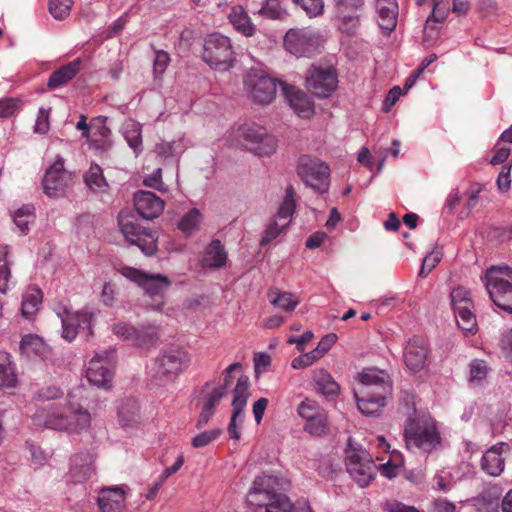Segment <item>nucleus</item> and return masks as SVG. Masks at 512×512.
<instances>
[{"label":"nucleus","instance_id":"nucleus-1","mask_svg":"<svg viewBox=\"0 0 512 512\" xmlns=\"http://www.w3.org/2000/svg\"><path fill=\"white\" fill-rule=\"evenodd\" d=\"M34 424L45 428L80 433L90 427L91 415L78 404H48L33 416Z\"/></svg>","mask_w":512,"mask_h":512},{"label":"nucleus","instance_id":"nucleus-2","mask_svg":"<svg viewBox=\"0 0 512 512\" xmlns=\"http://www.w3.org/2000/svg\"><path fill=\"white\" fill-rule=\"evenodd\" d=\"M359 384L354 392L359 411L367 416L376 415L391 392L389 375L378 369H364L359 374Z\"/></svg>","mask_w":512,"mask_h":512},{"label":"nucleus","instance_id":"nucleus-3","mask_svg":"<svg viewBox=\"0 0 512 512\" xmlns=\"http://www.w3.org/2000/svg\"><path fill=\"white\" fill-rule=\"evenodd\" d=\"M276 478L268 475L255 478L247 494V503L265 512H290L291 501L283 494L276 493Z\"/></svg>","mask_w":512,"mask_h":512},{"label":"nucleus","instance_id":"nucleus-4","mask_svg":"<svg viewBox=\"0 0 512 512\" xmlns=\"http://www.w3.org/2000/svg\"><path fill=\"white\" fill-rule=\"evenodd\" d=\"M404 439L408 450L431 452L440 445V435L434 421L426 417L409 418L405 425Z\"/></svg>","mask_w":512,"mask_h":512},{"label":"nucleus","instance_id":"nucleus-5","mask_svg":"<svg viewBox=\"0 0 512 512\" xmlns=\"http://www.w3.org/2000/svg\"><path fill=\"white\" fill-rule=\"evenodd\" d=\"M188 353L182 349H170L161 353L149 368V376L154 385L173 382L188 365Z\"/></svg>","mask_w":512,"mask_h":512},{"label":"nucleus","instance_id":"nucleus-6","mask_svg":"<svg viewBox=\"0 0 512 512\" xmlns=\"http://www.w3.org/2000/svg\"><path fill=\"white\" fill-rule=\"evenodd\" d=\"M485 287L493 303L512 313V269L491 267L485 273Z\"/></svg>","mask_w":512,"mask_h":512},{"label":"nucleus","instance_id":"nucleus-7","mask_svg":"<svg viewBox=\"0 0 512 512\" xmlns=\"http://www.w3.org/2000/svg\"><path fill=\"white\" fill-rule=\"evenodd\" d=\"M233 51L230 40L224 34H207L203 46V60L210 67L226 71L231 68Z\"/></svg>","mask_w":512,"mask_h":512},{"label":"nucleus","instance_id":"nucleus-8","mask_svg":"<svg viewBox=\"0 0 512 512\" xmlns=\"http://www.w3.org/2000/svg\"><path fill=\"white\" fill-rule=\"evenodd\" d=\"M244 89L255 104H270L277 93L276 80L262 70L251 69L244 77Z\"/></svg>","mask_w":512,"mask_h":512},{"label":"nucleus","instance_id":"nucleus-9","mask_svg":"<svg viewBox=\"0 0 512 512\" xmlns=\"http://www.w3.org/2000/svg\"><path fill=\"white\" fill-rule=\"evenodd\" d=\"M239 133L245 148L255 155L271 156L276 151V138L261 125L255 123L242 125Z\"/></svg>","mask_w":512,"mask_h":512},{"label":"nucleus","instance_id":"nucleus-10","mask_svg":"<svg viewBox=\"0 0 512 512\" xmlns=\"http://www.w3.org/2000/svg\"><path fill=\"white\" fill-rule=\"evenodd\" d=\"M348 447L346 457L348 473L360 486H368L375 478L377 465L365 450L352 448L351 440H349Z\"/></svg>","mask_w":512,"mask_h":512},{"label":"nucleus","instance_id":"nucleus-11","mask_svg":"<svg viewBox=\"0 0 512 512\" xmlns=\"http://www.w3.org/2000/svg\"><path fill=\"white\" fill-rule=\"evenodd\" d=\"M450 297L458 327L465 333L475 334L478 325L470 292L464 287H457L452 290Z\"/></svg>","mask_w":512,"mask_h":512},{"label":"nucleus","instance_id":"nucleus-12","mask_svg":"<svg viewBox=\"0 0 512 512\" xmlns=\"http://www.w3.org/2000/svg\"><path fill=\"white\" fill-rule=\"evenodd\" d=\"M297 173L301 179L315 191L325 193L329 187V166L318 159L301 157Z\"/></svg>","mask_w":512,"mask_h":512},{"label":"nucleus","instance_id":"nucleus-13","mask_svg":"<svg viewBox=\"0 0 512 512\" xmlns=\"http://www.w3.org/2000/svg\"><path fill=\"white\" fill-rule=\"evenodd\" d=\"M295 211V192L293 187L286 189V194L274 220L267 226L264 236L260 241L261 246H266L276 239L290 224Z\"/></svg>","mask_w":512,"mask_h":512},{"label":"nucleus","instance_id":"nucleus-14","mask_svg":"<svg viewBox=\"0 0 512 512\" xmlns=\"http://www.w3.org/2000/svg\"><path fill=\"white\" fill-rule=\"evenodd\" d=\"M308 89L319 98L329 97L337 88L338 76L332 66L322 68L312 66L307 74Z\"/></svg>","mask_w":512,"mask_h":512},{"label":"nucleus","instance_id":"nucleus-15","mask_svg":"<svg viewBox=\"0 0 512 512\" xmlns=\"http://www.w3.org/2000/svg\"><path fill=\"white\" fill-rule=\"evenodd\" d=\"M121 274L138 283L152 298L163 297L171 285L170 280L161 274H148L132 267H123Z\"/></svg>","mask_w":512,"mask_h":512},{"label":"nucleus","instance_id":"nucleus-16","mask_svg":"<svg viewBox=\"0 0 512 512\" xmlns=\"http://www.w3.org/2000/svg\"><path fill=\"white\" fill-rule=\"evenodd\" d=\"M114 366L113 352L97 353L89 362L86 377L91 384L107 388L113 377Z\"/></svg>","mask_w":512,"mask_h":512},{"label":"nucleus","instance_id":"nucleus-17","mask_svg":"<svg viewBox=\"0 0 512 512\" xmlns=\"http://www.w3.org/2000/svg\"><path fill=\"white\" fill-rule=\"evenodd\" d=\"M250 382L246 375L241 374L237 379V384L233 390L234 397L232 400V416L228 425V433L231 438L238 440L240 438V432L237 429V422L240 424L243 422V411L247 405L248 398L250 396Z\"/></svg>","mask_w":512,"mask_h":512},{"label":"nucleus","instance_id":"nucleus-18","mask_svg":"<svg viewBox=\"0 0 512 512\" xmlns=\"http://www.w3.org/2000/svg\"><path fill=\"white\" fill-rule=\"evenodd\" d=\"M72 182V175L64 168V161L58 157L50 166L43 179V189L49 197H60Z\"/></svg>","mask_w":512,"mask_h":512},{"label":"nucleus","instance_id":"nucleus-19","mask_svg":"<svg viewBox=\"0 0 512 512\" xmlns=\"http://www.w3.org/2000/svg\"><path fill=\"white\" fill-rule=\"evenodd\" d=\"M121 232L128 242L140 248L145 255H153L157 250L156 235L151 230L141 228L130 220L119 221Z\"/></svg>","mask_w":512,"mask_h":512},{"label":"nucleus","instance_id":"nucleus-20","mask_svg":"<svg viewBox=\"0 0 512 512\" xmlns=\"http://www.w3.org/2000/svg\"><path fill=\"white\" fill-rule=\"evenodd\" d=\"M284 46L296 57H312L319 53L321 42L316 34H285Z\"/></svg>","mask_w":512,"mask_h":512},{"label":"nucleus","instance_id":"nucleus-21","mask_svg":"<svg viewBox=\"0 0 512 512\" xmlns=\"http://www.w3.org/2000/svg\"><path fill=\"white\" fill-rule=\"evenodd\" d=\"M364 0H334L336 19L346 32L360 27L358 11L363 8Z\"/></svg>","mask_w":512,"mask_h":512},{"label":"nucleus","instance_id":"nucleus-22","mask_svg":"<svg viewBox=\"0 0 512 512\" xmlns=\"http://www.w3.org/2000/svg\"><path fill=\"white\" fill-rule=\"evenodd\" d=\"M279 86L290 107L299 117L308 119L313 116L314 103L306 93L283 81H279Z\"/></svg>","mask_w":512,"mask_h":512},{"label":"nucleus","instance_id":"nucleus-23","mask_svg":"<svg viewBox=\"0 0 512 512\" xmlns=\"http://www.w3.org/2000/svg\"><path fill=\"white\" fill-rule=\"evenodd\" d=\"M91 319L92 315L87 311H65L64 315L61 316L62 337L68 341H72L76 338L79 329L90 331Z\"/></svg>","mask_w":512,"mask_h":512},{"label":"nucleus","instance_id":"nucleus-24","mask_svg":"<svg viewBox=\"0 0 512 512\" xmlns=\"http://www.w3.org/2000/svg\"><path fill=\"white\" fill-rule=\"evenodd\" d=\"M374 6L378 27L384 32H393L398 22L397 0H375Z\"/></svg>","mask_w":512,"mask_h":512},{"label":"nucleus","instance_id":"nucleus-25","mask_svg":"<svg viewBox=\"0 0 512 512\" xmlns=\"http://www.w3.org/2000/svg\"><path fill=\"white\" fill-rule=\"evenodd\" d=\"M136 211L145 219L157 218L164 210V201L152 192L138 191L134 195Z\"/></svg>","mask_w":512,"mask_h":512},{"label":"nucleus","instance_id":"nucleus-26","mask_svg":"<svg viewBox=\"0 0 512 512\" xmlns=\"http://www.w3.org/2000/svg\"><path fill=\"white\" fill-rule=\"evenodd\" d=\"M404 362L411 371L421 370L427 358L425 341L420 337L410 339L404 350Z\"/></svg>","mask_w":512,"mask_h":512},{"label":"nucleus","instance_id":"nucleus-27","mask_svg":"<svg viewBox=\"0 0 512 512\" xmlns=\"http://www.w3.org/2000/svg\"><path fill=\"white\" fill-rule=\"evenodd\" d=\"M97 503L101 512H122L125 492L121 487H105L99 491Z\"/></svg>","mask_w":512,"mask_h":512},{"label":"nucleus","instance_id":"nucleus-28","mask_svg":"<svg viewBox=\"0 0 512 512\" xmlns=\"http://www.w3.org/2000/svg\"><path fill=\"white\" fill-rule=\"evenodd\" d=\"M94 472V456L89 451L80 452L71 457L70 474L74 481H86Z\"/></svg>","mask_w":512,"mask_h":512},{"label":"nucleus","instance_id":"nucleus-29","mask_svg":"<svg viewBox=\"0 0 512 512\" xmlns=\"http://www.w3.org/2000/svg\"><path fill=\"white\" fill-rule=\"evenodd\" d=\"M505 446L504 443L492 446L482 456L481 468L490 476H499L505 467V461L502 457V448Z\"/></svg>","mask_w":512,"mask_h":512},{"label":"nucleus","instance_id":"nucleus-30","mask_svg":"<svg viewBox=\"0 0 512 512\" xmlns=\"http://www.w3.org/2000/svg\"><path fill=\"white\" fill-rule=\"evenodd\" d=\"M80 69L81 60L79 58L61 66L50 75L47 87L49 89H55L64 86L80 72Z\"/></svg>","mask_w":512,"mask_h":512},{"label":"nucleus","instance_id":"nucleus-31","mask_svg":"<svg viewBox=\"0 0 512 512\" xmlns=\"http://www.w3.org/2000/svg\"><path fill=\"white\" fill-rule=\"evenodd\" d=\"M20 351L27 357H45L48 354V346L43 339L35 334L24 335L20 342Z\"/></svg>","mask_w":512,"mask_h":512},{"label":"nucleus","instance_id":"nucleus-32","mask_svg":"<svg viewBox=\"0 0 512 512\" xmlns=\"http://www.w3.org/2000/svg\"><path fill=\"white\" fill-rule=\"evenodd\" d=\"M269 302L285 312H292L300 303V300L291 292L280 291L277 288L270 289L267 293Z\"/></svg>","mask_w":512,"mask_h":512},{"label":"nucleus","instance_id":"nucleus-33","mask_svg":"<svg viewBox=\"0 0 512 512\" xmlns=\"http://www.w3.org/2000/svg\"><path fill=\"white\" fill-rule=\"evenodd\" d=\"M42 291L36 287H29L23 294L21 313L25 318H32L42 303Z\"/></svg>","mask_w":512,"mask_h":512},{"label":"nucleus","instance_id":"nucleus-34","mask_svg":"<svg viewBox=\"0 0 512 512\" xmlns=\"http://www.w3.org/2000/svg\"><path fill=\"white\" fill-rule=\"evenodd\" d=\"M312 378L319 393L325 396H335L338 394L339 385L326 370H314Z\"/></svg>","mask_w":512,"mask_h":512},{"label":"nucleus","instance_id":"nucleus-35","mask_svg":"<svg viewBox=\"0 0 512 512\" xmlns=\"http://www.w3.org/2000/svg\"><path fill=\"white\" fill-rule=\"evenodd\" d=\"M86 186L94 193L104 192L108 183L103 175V170L98 164H92L84 175Z\"/></svg>","mask_w":512,"mask_h":512},{"label":"nucleus","instance_id":"nucleus-36","mask_svg":"<svg viewBox=\"0 0 512 512\" xmlns=\"http://www.w3.org/2000/svg\"><path fill=\"white\" fill-rule=\"evenodd\" d=\"M227 253L219 240L212 241L206 249L203 262L209 267H222L226 264Z\"/></svg>","mask_w":512,"mask_h":512},{"label":"nucleus","instance_id":"nucleus-37","mask_svg":"<svg viewBox=\"0 0 512 512\" xmlns=\"http://www.w3.org/2000/svg\"><path fill=\"white\" fill-rule=\"evenodd\" d=\"M158 340V329L156 326L148 325L136 328L133 344L138 347L149 348L154 346Z\"/></svg>","mask_w":512,"mask_h":512},{"label":"nucleus","instance_id":"nucleus-38","mask_svg":"<svg viewBox=\"0 0 512 512\" xmlns=\"http://www.w3.org/2000/svg\"><path fill=\"white\" fill-rule=\"evenodd\" d=\"M258 14L271 20L284 21L288 18L289 13L283 7L280 0H267L258 11Z\"/></svg>","mask_w":512,"mask_h":512},{"label":"nucleus","instance_id":"nucleus-39","mask_svg":"<svg viewBox=\"0 0 512 512\" xmlns=\"http://www.w3.org/2000/svg\"><path fill=\"white\" fill-rule=\"evenodd\" d=\"M229 21L239 32H251L253 28L250 17L240 5L232 7L229 14Z\"/></svg>","mask_w":512,"mask_h":512},{"label":"nucleus","instance_id":"nucleus-40","mask_svg":"<svg viewBox=\"0 0 512 512\" xmlns=\"http://www.w3.org/2000/svg\"><path fill=\"white\" fill-rule=\"evenodd\" d=\"M16 384V375L10 361V357L5 352H0V387L11 388Z\"/></svg>","mask_w":512,"mask_h":512},{"label":"nucleus","instance_id":"nucleus-41","mask_svg":"<svg viewBox=\"0 0 512 512\" xmlns=\"http://www.w3.org/2000/svg\"><path fill=\"white\" fill-rule=\"evenodd\" d=\"M202 216L197 208L190 209L179 221L178 228L189 235L199 229Z\"/></svg>","mask_w":512,"mask_h":512},{"label":"nucleus","instance_id":"nucleus-42","mask_svg":"<svg viewBox=\"0 0 512 512\" xmlns=\"http://www.w3.org/2000/svg\"><path fill=\"white\" fill-rule=\"evenodd\" d=\"M9 248L6 245H0V293L6 294L9 290V279L11 277L7 257Z\"/></svg>","mask_w":512,"mask_h":512},{"label":"nucleus","instance_id":"nucleus-43","mask_svg":"<svg viewBox=\"0 0 512 512\" xmlns=\"http://www.w3.org/2000/svg\"><path fill=\"white\" fill-rule=\"evenodd\" d=\"M124 136L128 142V145L135 151L141 149L142 136H141V125L138 122L130 121L126 123L124 129Z\"/></svg>","mask_w":512,"mask_h":512},{"label":"nucleus","instance_id":"nucleus-44","mask_svg":"<svg viewBox=\"0 0 512 512\" xmlns=\"http://www.w3.org/2000/svg\"><path fill=\"white\" fill-rule=\"evenodd\" d=\"M304 431L313 435V436H321L325 434L328 430V417L326 411L320 412V414L316 415L311 421L305 422Z\"/></svg>","mask_w":512,"mask_h":512},{"label":"nucleus","instance_id":"nucleus-45","mask_svg":"<svg viewBox=\"0 0 512 512\" xmlns=\"http://www.w3.org/2000/svg\"><path fill=\"white\" fill-rule=\"evenodd\" d=\"M73 0H48L49 13L56 20H64L70 15Z\"/></svg>","mask_w":512,"mask_h":512},{"label":"nucleus","instance_id":"nucleus-46","mask_svg":"<svg viewBox=\"0 0 512 512\" xmlns=\"http://www.w3.org/2000/svg\"><path fill=\"white\" fill-rule=\"evenodd\" d=\"M34 220V207L32 205H24L14 214V223L20 232L26 234L28 225Z\"/></svg>","mask_w":512,"mask_h":512},{"label":"nucleus","instance_id":"nucleus-47","mask_svg":"<svg viewBox=\"0 0 512 512\" xmlns=\"http://www.w3.org/2000/svg\"><path fill=\"white\" fill-rule=\"evenodd\" d=\"M325 409L322 408L316 401L306 398L297 406L298 415L305 420V422L311 421L316 415L320 414V412H324Z\"/></svg>","mask_w":512,"mask_h":512},{"label":"nucleus","instance_id":"nucleus-48","mask_svg":"<svg viewBox=\"0 0 512 512\" xmlns=\"http://www.w3.org/2000/svg\"><path fill=\"white\" fill-rule=\"evenodd\" d=\"M470 368V377L469 381L471 383H480L484 380L488 374L489 368L487 366L486 361L481 359H474L469 364Z\"/></svg>","mask_w":512,"mask_h":512},{"label":"nucleus","instance_id":"nucleus-49","mask_svg":"<svg viewBox=\"0 0 512 512\" xmlns=\"http://www.w3.org/2000/svg\"><path fill=\"white\" fill-rule=\"evenodd\" d=\"M310 17H318L324 12V0H292Z\"/></svg>","mask_w":512,"mask_h":512},{"label":"nucleus","instance_id":"nucleus-50","mask_svg":"<svg viewBox=\"0 0 512 512\" xmlns=\"http://www.w3.org/2000/svg\"><path fill=\"white\" fill-rule=\"evenodd\" d=\"M221 434H222V430L220 428H215V429H212L209 431H204V432L196 435L192 439L191 445L194 448L205 447V446L209 445L210 443H212L213 441H215L216 439H218Z\"/></svg>","mask_w":512,"mask_h":512},{"label":"nucleus","instance_id":"nucleus-51","mask_svg":"<svg viewBox=\"0 0 512 512\" xmlns=\"http://www.w3.org/2000/svg\"><path fill=\"white\" fill-rule=\"evenodd\" d=\"M224 395V387L214 388L204 397L202 408L214 413Z\"/></svg>","mask_w":512,"mask_h":512},{"label":"nucleus","instance_id":"nucleus-52","mask_svg":"<svg viewBox=\"0 0 512 512\" xmlns=\"http://www.w3.org/2000/svg\"><path fill=\"white\" fill-rule=\"evenodd\" d=\"M170 62L169 54L163 50L155 51V59L153 64V73L155 78H160Z\"/></svg>","mask_w":512,"mask_h":512},{"label":"nucleus","instance_id":"nucleus-53","mask_svg":"<svg viewBox=\"0 0 512 512\" xmlns=\"http://www.w3.org/2000/svg\"><path fill=\"white\" fill-rule=\"evenodd\" d=\"M138 403L134 399H127L118 409L122 421H131L138 412Z\"/></svg>","mask_w":512,"mask_h":512},{"label":"nucleus","instance_id":"nucleus-54","mask_svg":"<svg viewBox=\"0 0 512 512\" xmlns=\"http://www.w3.org/2000/svg\"><path fill=\"white\" fill-rule=\"evenodd\" d=\"M135 330L136 327L125 322H118L112 327V331L116 336L131 342H133Z\"/></svg>","mask_w":512,"mask_h":512},{"label":"nucleus","instance_id":"nucleus-55","mask_svg":"<svg viewBox=\"0 0 512 512\" xmlns=\"http://www.w3.org/2000/svg\"><path fill=\"white\" fill-rule=\"evenodd\" d=\"M19 108V100L16 98L0 99V118L13 116Z\"/></svg>","mask_w":512,"mask_h":512},{"label":"nucleus","instance_id":"nucleus-56","mask_svg":"<svg viewBox=\"0 0 512 512\" xmlns=\"http://www.w3.org/2000/svg\"><path fill=\"white\" fill-rule=\"evenodd\" d=\"M49 127V110L45 108H40L34 126V132L39 134H46L49 130Z\"/></svg>","mask_w":512,"mask_h":512},{"label":"nucleus","instance_id":"nucleus-57","mask_svg":"<svg viewBox=\"0 0 512 512\" xmlns=\"http://www.w3.org/2000/svg\"><path fill=\"white\" fill-rule=\"evenodd\" d=\"M510 172H511V165H505L502 167V169L498 175L497 185L501 191H507L510 188V185H511Z\"/></svg>","mask_w":512,"mask_h":512},{"label":"nucleus","instance_id":"nucleus-58","mask_svg":"<svg viewBox=\"0 0 512 512\" xmlns=\"http://www.w3.org/2000/svg\"><path fill=\"white\" fill-rule=\"evenodd\" d=\"M100 299L105 306H113L115 302V288L111 283L106 282L103 285Z\"/></svg>","mask_w":512,"mask_h":512},{"label":"nucleus","instance_id":"nucleus-59","mask_svg":"<svg viewBox=\"0 0 512 512\" xmlns=\"http://www.w3.org/2000/svg\"><path fill=\"white\" fill-rule=\"evenodd\" d=\"M402 94V89L399 86H395L388 92L384 102H383V110L389 111L390 108L398 101L399 97Z\"/></svg>","mask_w":512,"mask_h":512},{"label":"nucleus","instance_id":"nucleus-60","mask_svg":"<svg viewBox=\"0 0 512 512\" xmlns=\"http://www.w3.org/2000/svg\"><path fill=\"white\" fill-rule=\"evenodd\" d=\"M63 392L56 386H49L46 388H42L38 392V397L41 400H53L59 398Z\"/></svg>","mask_w":512,"mask_h":512},{"label":"nucleus","instance_id":"nucleus-61","mask_svg":"<svg viewBox=\"0 0 512 512\" xmlns=\"http://www.w3.org/2000/svg\"><path fill=\"white\" fill-rule=\"evenodd\" d=\"M314 337V334L311 331H306L300 337H290L287 342L289 344H296L297 349L300 352L304 351V345L309 343Z\"/></svg>","mask_w":512,"mask_h":512},{"label":"nucleus","instance_id":"nucleus-62","mask_svg":"<svg viewBox=\"0 0 512 512\" xmlns=\"http://www.w3.org/2000/svg\"><path fill=\"white\" fill-rule=\"evenodd\" d=\"M478 8L484 16H490L497 12L498 6L496 0H479Z\"/></svg>","mask_w":512,"mask_h":512},{"label":"nucleus","instance_id":"nucleus-63","mask_svg":"<svg viewBox=\"0 0 512 512\" xmlns=\"http://www.w3.org/2000/svg\"><path fill=\"white\" fill-rule=\"evenodd\" d=\"M501 348L505 357L512 362V329L502 336Z\"/></svg>","mask_w":512,"mask_h":512},{"label":"nucleus","instance_id":"nucleus-64","mask_svg":"<svg viewBox=\"0 0 512 512\" xmlns=\"http://www.w3.org/2000/svg\"><path fill=\"white\" fill-rule=\"evenodd\" d=\"M386 509L388 512H419L413 506H407L401 502H390L386 504Z\"/></svg>","mask_w":512,"mask_h":512}]
</instances>
